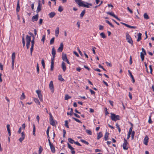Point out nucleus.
<instances>
[{"label":"nucleus","instance_id":"44","mask_svg":"<svg viewBox=\"0 0 154 154\" xmlns=\"http://www.w3.org/2000/svg\"><path fill=\"white\" fill-rule=\"evenodd\" d=\"M75 1V2L77 3L78 5L79 6V5L80 3H82V1H81V0H74Z\"/></svg>","mask_w":154,"mask_h":154},{"label":"nucleus","instance_id":"37","mask_svg":"<svg viewBox=\"0 0 154 154\" xmlns=\"http://www.w3.org/2000/svg\"><path fill=\"white\" fill-rule=\"evenodd\" d=\"M100 36L102 38H106V36L105 35L104 33V32H101L100 33Z\"/></svg>","mask_w":154,"mask_h":154},{"label":"nucleus","instance_id":"52","mask_svg":"<svg viewBox=\"0 0 154 154\" xmlns=\"http://www.w3.org/2000/svg\"><path fill=\"white\" fill-rule=\"evenodd\" d=\"M63 10V8L61 6H60L59 7L58 11L60 12H62Z\"/></svg>","mask_w":154,"mask_h":154},{"label":"nucleus","instance_id":"62","mask_svg":"<svg viewBox=\"0 0 154 154\" xmlns=\"http://www.w3.org/2000/svg\"><path fill=\"white\" fill-rule=\"evenodd\" d=\"M132 63V57L131 56L130 57V65H131Z\"/></svg>","mask_w":154,"mask_h":154},{"label":"nucleus","instance_id":"17","mask_svg":"<svg viewBox=\"0 0 154 154\" xmlns=\"http://www.w3.org/2000/svg\"><path fill=\"white\" fill-rule=\"evenodd\" d=\"M20 9V6L19 4V0H18L17 2V8H16V11L17 12H19Z\"/></svg>","mask_w":154,"mask_h":154},{"label":"nucleus","instance_id":"49","mask_svg":"<svg viewBox=\"0 0 154 154\" xmlns=\"http://www.w3.org/2000/svg\"><path fill=\"white\" fill-rule=\"evenodd\" d=\"M36 69H37V72L38 73H39V69L38 66V64L37 63V66H36Z\"/></svg>","mask_w":154,"mask_h":154},{"label":"nucleus","instance_id":"64","mask_svg":"<svg viewBox=\"0 0 154 154\" xmlns=\"http://www.w3.org/2000/svg\"><path fill=\"white\" fill-rule=\"evenodd\" d=\"M103 28V26L100 25L99 26V29L100 30H102Z\"/></svg>","mask_w":154,"mask_h":154},{"label":"nucleus","instance_id":"25","mask_svg":"<svg viewBox=\"0 0 154 154\" xmlns=\"http://www.w3.org/2000/svg\"><path fill=\"white\" fill-rule=\"evenodd\" d=\"M109 135V133L106 132L105 133V135L104 136V138L105 140H108V136Z\"/></svg>","mask_w":154,"mask_h":154},{"label":"nucleus","instance_id":"34","mask_svg":"<svg viewBox=\"0 0 154 154\" xmlns=\"http://www.w3.org/2000/svg\"><path fill=\"white\" fill-rule=\"evenodd\" d=\"M65 124L64 125H65V126L67 128H69V127L68 125L69 123H68V121L67 120L65 121Z\"/></svg>","mask_w":154,"mask_h":154},{"label":"nucleus","instance_id":"28","mask_svg":"<svg viewBox=\"0 0 154 154\" xmlns=\"http://www.w3.org/2000/svg\"><path fill=\"white\" fill-rule=\"evenodd\" d=\"M68 141L71 144H72L73 143H75V141L72 139L71 138H68Z\"/></svg>","mask_w":154,"mask_h":154},{"label":"nucleus","instance_id":"32","mask_svg":"<svg viewBox=\"0 0 154 154\" xmlns=\"http://www.w3.org/2000/svg\"><path fill=\"white\" fill-rule=\"evenodd\" d=\"M143 17L146 19H148L149 18V17L146 13H145L143 15Z\"/></svg>","mask_w":154,"mask_h":154},{"label":"nucleus","instance_id":"15","mask_svg":"<svg viewBox=\"0 0 154 154\" xmlns=\"http://www.w3.org/2000/svg\"><path fill=\"white\" fill-rule=\"evenodd\" d=\"M128 71L130 74V77H131L132 79L133 83H134L135 82V80L134 79V78L133 76L132 75V74L131 72L129 70H128Z\"/></svg>","mask_w":154,"mask_h":154},{"label":"nucleus","instance_id":"2","mask_svg":"<svg viewBox=\"0 0 154 154\" xmlns=\"http://www.w3.org/2000/svg\"><path fill=\"white\" fill-rule=\"evenodd\" d=\"M126 37L127 42L131 44L132 45H133V40L131 38V37L128 33H126Z\"/></svg>","mask_w":154,"mask_h":154},{"label":"nucleus","instance_id":"61","mask_svg":"<svg viewBox=\"0 0 154 154\" xmlns=\"http://www.w3.org/2000/svg\"><path fill=\"white\" fill-rule=\"evenodd\" d=\"M96 48L95 47H93L92 48V50L93 51V53L94 54H96L95 51L94 49H95Z\"/></svg>","mask_w":154,"mask_h":154},{"label":"nucleus","instance_id":"60","mask_svg":"<svg viewBox=\"0 0 154 154\" xmlns=\"http://www.w3.org/2000/svg\"><path fill=\"white\" fill-rule=\"evenodd\" d=\"M55 56H52V58H51V63H54V58L55 57Z\"/></svg>","mask_w":154,"mask_h":154},{"label":"nucleus","instance_id":"39","mask_svg":"<svg viewBox=\"0 0 154 154\" xmlns=\"http://www.w3.org/2000/svg\"><path fill=\"white\" fill-rule=\"evenodd\" d=\"M34 101L36 103L39 105L40 104V102L38 99L35 98L34 99Z\"/></svg>","mask_w":154,"mask_h":154},{"label":"nucleus","instance_id":"23","mask_svg":"<svg viewBox=\"0 0 154 154\" xmlns=\"http://www.w3.org/2000/svg\"><path fill=\"white\" fill-rule=\"evenodd\" d=\"M59 34V27H57L55 31V35L56 37H57Z\"/></svg>","mask_w":154,"mask_h":154},{"label":"nucleus","instance_id":"31","mask_svg":"<svg viewBox=\"0 0 154 154\" xmlns=\"http://www.w3.org/2000/svg\"><path fill=\"white\" fill-rule=\"evenodd\" d=\"M73 113V109L71 108L70 109V111H69V112H68L67 114L68 115H69L70 116H71L72 115Z\"/></svg>","mask_w":154,"mask_h":154},{"label":"nucleus","instance_id":"56","mask_svg":"<svg viewBox=\"0 0 154 154\" xmlns=\"http://www.w3.org/2000/svg\"><path fill=\"white\" fill-rule=\"evenodd\" d=\"M21 137H23V138H25V134L24 132H23L21 133Z\"/></svg>","mask_w":154,"mask_h":154},{"label":"nucleus","instance_id":"42","mask_svg":"<svg viewBox=\"0 0 154 154\" xmlns=\"http://www.w3.org/2000/svg\"><path fill=\"white\" fill-rule=\"evenodd\" d=\"M22 41L23 46V47H24L25 45V38L24 36L22 37Z\"/></svg>","mask_w":154,"mask_h":154},{"label":"nucleus","instance_id":"10","mask_svg":"<svg viewBox=\"0 0 154 154\" xmlns=\"http://www.w3.org/2000/svg\"><path fill=\"white\" fill-rule=\"evenodd\" d=\"M121 23L125 25L126 26L128 27L129 28H133V29H136L137 28L135 26H131L128 24H127L126 23H123L122 22H121Z\"/></svg>","mask_w":154,"mask_h":154},{"label":"nucleus","instance_id":"16","mask_svg":"<svg viewBox=\"0 0 154 154\" xmlns=\"http://www.w3.org/2000/svg\"><path fill=\"white\" fill-rule=\"evenodd\" d=\"M26 40L27 43H30L31 41V37L28 35H27L26 38Z\"/></svg>","mask_w":154,"mask_h":154},{"label":"nucleus","instance_id":"59","mask_svg":"<svg viewBox=\"0 0 154 154\" xmlns=\"http://www.w3.org/2000/svg\"><path fill=\"white\" fill-rule=\"evenodd\" d=\"M127 9L132 14L133 13V11L129 8L128 7H127Z\"/></svg>","mask_w":154,"mask_h":154},{"label":"nucleus","instance_id":"6","mask_svg":"<svg viewBox=\"0 0 154 154\" xmlns=\"http://www.w3.org/2000/svg\"><path fill=\"white\" fill-rule=\"evenodd\" d=\"M38 94V97L41 101H42V96L41 94V91L40 90H37L36 91Z\"/></svg>","mask_w":154,"mask_h":154},{"label":"nucleus","instance_id":"8","mask_svg":"<svg viewBox=\"0 0 154 154\" xmlns=\"http://www.w3.org/2000/svg\"><path fill=\"white\" fill-rule=\"evenodd\" d=\"M49 88L51 90V92L52 93H53L54 91V89L53 84V82L52 81H51L49 83Z\"/></svg>","mask_w":154,"mask_h":154},{"label":"nucleus","instance_id":"14","mask_svg":"<svg viewBox=\"0 0 154 154\" xmlns=\"http://www.w3.org/2000/svg\"><path fill=\"white\" fill-rule=\"evenodd\" d=\"M149 138L147 136H146L143 140V143L145 145H147L148 142Z\"/></svg>","mask_w":154,"mask_h":154},{"label":"nucleus","instance_id":"43","mask_svg":"<svg viewBox=\"0 0 154 154\" xmlns=\"http://www.w3.org/2000/svg\"><path fill=\"white\" fill-rule=\"evenodd\" d=\"M85 13V10H84L82 11V12H81V14H80V17H83Z\"/></svg>","mask_w":154,"mask_h":154},{"label":"nucleus","instance_id":"27","mask_svg":"<svg viewBox=\"0 0 154 154\" xmlns=\"http://www.w3.org/2000/svg\"><path fill=\"white\" fill-rule=\"evenodd\" d=\"M138 37L137 39V41L138 42L140 41V40L141 39L142 34L140 33H139L138 34Z\"/></svg>","mask_w":154,"mask_h":154},{"label":"nucleus","instance_id":"24","mask_svg":"<svg viewBox=\"0 0 154 154\" xmlns=\"http://www.w3.org/2000/svg\"><path fill=\"white\" fill-rule=\"evenodd\" d=\"M15 57V52H13L11 56L12 62H14Z\"/></svg>","mask_w":154,"mask_h":154},{"label":"nucleus","instance_id":"55","mask_svg":"<svg viewBox=\"0 0 154 154\" xmlns=\"http://www.w3.org/2000/svg\"><path fill=\"white\" fill-rule=\"evenodd\" d=\"M105 115H107L109 114V113L107 111V108H105Z\"/></svg>","mask_w":154,"mask_h":154},{"label":"nucleus","instance_id":"63","mask_svg":"<svg viewBox=\"0 0 154 154\" xmlns=\"http://www.w3.org/2000/svg\"><path fill=\"white\" fill-rule=\"evenodd\" d=\"M106 63L107 66H109L110 67L112 66V64H111V63H109L107 62H106Z\"/></svg>","mask_w":154,"mask_h":154},{"label":"nucleus","instance_id":"50","mask_svg":"<svg viewBox=\"0 0 154 154\" xmlns=\"http://www.w3.org/2000/svg\"><path fill=\"white\" fill-rule=\"evenodd\" d=\"M131 139L132 140H133L134 138V136L135 134V131H133L131 133Z\"/></svg>","mask_w":154,"mask_h":154},{"label":"nucleus","instance_id":"13","mask_svg":"<svg viewBox=\"0 0 154 154\" xmlns=\"http://www.w3.org/2000/svg\"><path fill=\"white\" fill-rule=\"evenodd\" d=\"M61 67L63 72H64L66 70V64L63 62H62V63Z\"/></svg>","mask_w":154,"mask_h":154},{"label":"nucleus","instance_id":"40","mask_svg":"<svg viewBox=\"0 0 154 154\" xmlns=\"http://www.w3.org/2000/svg\"><path fill=\"white\" fill-rule=\"evenodd\" d=\"M71 97L69 96L68 94H66L65 96V100H68V99L70 98Z\"/></svg>","mask_w":154,"mask_h":154},{"label":"nucleus","instance_id":"4","mask_svg":"<svg viewBox=\"0 0 154 154\" xmlns=\"http://www.w3.org/2000/svg\"><path fill=\"white\" fill-rule=\"evenodd\" d=\"M85 3L87 5L84 4L83 3V2H82V3H80V5H79V6L86 7V8H90V6L89 5H90L91 6L92 5V4L91 3H88L87 2H86Z\"/></svg>","mask_w":154,"mask_h":154},{"label":"nucleus","instance_id":"30","mask_svg":"<svg viewBox=\"0 0 154 154\" xmlns=\"http://www.w3.org/2000/svg\"><path fill=\"white\" fill-rule=\"evenodd\" d=\"M144 54H143V53L142 52H141L140 53V57L141 59V60L142 61H143L144 60Z\"/></svg>","mask_w":154,"mask_h":154},{"label":"nucleus","instance_id":"21","mask_svg":"<svg viewBox=\"0 0 154 154\" xmlns=\"http://www.w3.org/2000/svg\"><path fill=\"white\" fill-rule=\"evenodd\" d=\"M97 140H99L100 138L102 137L103 134L101 132L97 133Z\"/></svg>","mask_w":154,"mask_h":154},{"label":"nucleus","instance_id":"22","mask_svg":"<svg viewBox=\"0 0 154 154\" xmlns=\"http://www.w3.org/2000/svg\"><path fill=\"white\" fill-rule=\"evenodd\" d=\"M10 125H7V129L8 131V135L9 136H10L11 135V132L10 129Z\"/></svg>","mask_w":154,"mask_h":154},{"label":"nucleus","instance_id":"57","mask_svg":"<svg viewBox=\"0 0 154 154\" xmlns=\"http://www.w3.org/2000/svg\"><path fill=\"white\" fill-rule=\"evenodd\" d=\"M89 91H90L91 93V94H95V92L93 91L91 89H89Z\"/></svg>","mask_w":154,"mask_h":154},{"label":"nucleus","instance_id":"3","mask_svg":"<svg viewBox=\"0 0 154 154\" xmlns=\"http://www.w3.org/2000/svg\"><path fill=\"white\" fill-rule=\"evenodd\" d=\"M49 115H50L49 122L50 124L53 126H55L56 123L53 119V117L51 113L50 112Z\"/></svg>","mask_w":154,"mask_h":154},{"label":"nucleus","instance_id":"51","mask_svg":"<svg viewBox=\"0 0 154 154\" xmlns=\"http://www.w3.org/2000/svg\"><path fill=\"white\" fill-rule=\"evenodd\" d=\"M42 151V147L41 146H40L39 148V150H38V153L39 154H41Z\"/></svg>","mask_w":154,"mask_h":154},{"label":"nucleus","instance_id":"46","mask_svg":"<svg viewBox=\"0 0 154 154\" xmlns=\"http://www.w3.org/2000/svg\"><path fill=\"white\" fill-rule=\"evenodd\" d=\"M25 98V96L24 93H23L22 94L21 96L20 97V99L21 100H23Z\"/></svg>","mask_w":154,"mask_h":154},{"label":"nucleus","instance_id":"29","mask_svg":"<svg viewBox=\"0 0 154 154\" xmlns=\"http://www.w3.org/2000/svg\"><path fill=\"white\" fill-rule=\"evenodd\" d=\"M33 135L35 136V127L34 124H33Z\"/></svg>","mask_w":154,"mask_h":154},{"label":"nucleus","instance_id":"47","mask_svg":"<svg viewBox=\"0 0 154 154\" xmlns=\"http://www.w3.org/2000/svg\"><path fill=\"white\" fill-rule=\"evenodd\" d=\"M86 131L88 134L90 135H91L92 134V132L90 130L87 129L86 130Z\"/></svg>","mask_w":154,"mask_h":154},{"label":"nucleus","instance_id":"36","mask_svg":"<svg viewBox=\"0 0 154 154\" xmlns=\"http://www.w3.org/2000/svg\"><path fill=\"white\" fill-rule=\"evenodd\" d=\"M72 119L78 122L81 123H82V122L81 121H80L78 119H76V118L75 117H72Z\"/></svg>","mask_w":154,"mask_h":154},{"label":"nucleus","instance_id":"26","mask_svg":"<svg viewBox=\"0 0 154 154\" xmlns=\"http://www.w3.org/2000/svg\"><path fill=\"white\" fill-rule=\"evenodd\" d=\"M56 51L55 50L54 48V47H53L52 49V56H55L56 55Z\"/></svg>","mask_w":154,"mask_h":154},{"label":"nucleus","instance_id":"1","mask_svg":"<svg viewBox=\"0 0 154 154\" xmlns=\"http://www.w3.org/2000/svg\"><path fill=\"white\" fill-rule=\"evenodd\" d=\"M110 114V118L112 120L116 122L117 120L120 119L121 117L119 115H116L112 112Z\"/></svg>","mask_w":154,"mask_h":154},{"label":"nucleus","instance_id":"38","mask_svg":"<svg viewBox=\"0 0 154 154\" xmlns=\"http://www.w3.org/2000/svg\"><path fill=\"white\" fill-rule=\"evenodd\" d=\"M68 147L69 149H70L71 150H74V148L72 147L71 145H70L68 143H67Z\"/></svg>","mask_w":154,"mask_h":154},{"label":"nucleus","instance_id":"5","mask_svg":"<svg viewBox=\"0 0 154 154\" xmlns=\"http://www.w3.org/2000/svg\"><path fill=\"white\" fill-rule=\"evenodd\" d=\"M106 13L114 17L115 18H116L118 20L120 21V19L112 11L111 12H106Z\"/></svg>","mask_w":154,"mask_h":154},{"label":"nucleus","instance_id":"9","mask_svg":"<svg viewBox=\"0 0 154 154\" xmlns=\"http://www.w3.org/2000/svg\"><path fill=\"white\" fill-rule=\"evenodd\" d=\"M38 18V14H37L36 15L33 16L32 18V20L33 22L36 21Z\"/></svg>","mask_w":154,"mask_h":154},{"label":"nucleus","instance_id":"33","mask_svg":"<svg viewBox=\"0 0 154 154\" xmlns=\"http://www.w3.org/2000/svg\"><path fill=\"white\" fill-rule=\"evenodd\" d=\"M58 79L60 81H64V80L62 78V75H60L58 76Z\"/></svg>","mask_w":154,"mask_h":154},{"label":"nucleus","instance_id":"20","mask_svg":"<svg viewBox=\"0 0 154 154\" xmlns=\"http://www.w3.org/2000/svg\"><path fill=\"white\" fill-rule=\"evenodd\" d=\"M50 148L52 152L53 153H54L55 152V147L54 146L53 144L51 145H50Z\"/></svg>","mask_w":154,"mask_h":154},{"label":"nucleus","instance_id":"53","mask_svg":"<svg viewBox=\"0 0 154 154\" xmlns=\"http://www.w3.org/2000/svg\"><path fill=\"white\" fill-rule=\"evenodd\" d=\"M148 122L149 124H151L152 123V121L151 120V116H150L149 117Z\"/></svg>","mask_w":154,"mask_h":154},{"label":"nucleus","instance_id":"58","mask_svg":"<svg viewBox=\"0 0 154 154\" xmlns=\"http://www.w3.org/2000/svg\"><path fill=\"white\" fill-rule=\"evenodd\" d=\"M36 119L37 121L38 122V123H39V122L40 118H39V116L38 115L36 117Z\"/></svg>","mask_w":154,"mask_h":154},{"label":"nucleus","instance_id":"35","mask_svg":"<svg viewBox=\"0 0 154 154\" xmlns=\"http://www.w3.org/2000/svg\"><path fill=\"white\" fill-rule=\"evenodd\" d=\"M55 38L54 37H53L50 40V45H52L54 44V41Z\"/></svg>","mask_w":154,"mask_h":154},{"label":"nucleus","instance_id":"48","mask_svg":"<svg viewBox=\"0 0 154 154\" xmlns=\"http://www.w3.org/2000/svg\"><path fill=\"white\" fill-rule=\"evenodd\" d=\"M51 63V64L50 70L51 71H53L54 69V63Z\"/></svg>","mask_w":154,"mask_h":154},{"label":"nucleus","instance_id":"45","mask_svg":"<svg viewBox=\"0 0 154 154\" xmlns=\"http://www.w3.org/2000/svg\"><path fill=\"white\" fill-rule=\"evenodd\" d=\"M42 66L43 68H45V63L44 59H42Z\"/></svg>","mask_w":154,"mask_h":154},{"label":"nucleus","instance_id":"41","mask_svg":"<svg viewBox=\"0 0 154 154\" xmlns=\"http://www.w3.org/2000/svg\"><path fill=\"white\" fill-rule=\"evenodd\" d=\"M81 141L82 142L85 144L87 145H88L89 144V143L88 142L85 141L84 140L81 139Z\"/></svg>","mask_w":154,"mask_h":154},{"label":"nucleus","instance_id":"7","mask_svg":"<svg viewBox=\"0 0 154 154\" xmlns=\"http://www.w3.org/2000/svg\"><path fill=\"white\" fill-rule=\"evenodd\" d=\"M124 142L122 145V147L124 149L127 150L128 148V147H127V145L128 144V143L127 140L124 138Z\"/></svg>","mask_w":154,"mask_h":154},{"label":"nucleus","instance_id":"12","mask_svg":"<svg viewBox=\"0 0 154 154\" xmlns=\"http://www.w3.org/2000/svg\"><path fill=\"white\" fill-rule=\"evenodd\" d=\"M40 1H38V5L37 8V9L36 10V12L38 14L39 12H40L41 10V5L40 3Z\"/></svg>","mask_w":154,"mask_h":154},{"label":"nucleus","instance_id":"11","mask_svg":"<svg viewBox=\"0 0 154 154\" xmlns=\"http://www.w3.org/2000/svg\"><path fill=\"white\" fill-rule=\"evenodd\" d=\"M63 43H61L60 47L57 49V51L58 52H61L63 50Z\"/></svg>","mask_w":154,"mask_h":154},{"label":"nucleus","instance_id":"54","mask_svg":"<svg viewBox=\"0 0 154 154\" xmlns=\"http://www.w3.org/2000/svg\"><path fill=\"white\" fill-rule=\"evenodd\" d=\"M45 35H44L43 36L41 41L43 42V43H44V41L45 39Z\"/></svg>","mask_w":154,"mask_h":154},{"label":"nucleus","instance_id":"18","mask_svg":"<svg viewBox=\"0 0 154 154\" xmlns=\"http://www.w3.org/2000/svg\"><path fill=\"white\" fill-rule=\"evenodd\" d=\"M62 59L64 61L67 59V57L66 54L63 53H62Z\"/></svg>","mask_w":154,"mask_h":154},{"label":"nucleus","instance_id":"19","mask_svg":"<svg viewBox=\"0 0 154 154\" xmlns=\"http://www.w3.org/2000/svg\"><path fill=\"white\" fill-rule=\"evenodd\" d=\"M56 15V14L54 12H51L48 14V16L51 18L54 17Z\"/></svg>","mask_w":154,"mask_h":154}]
</instances>
